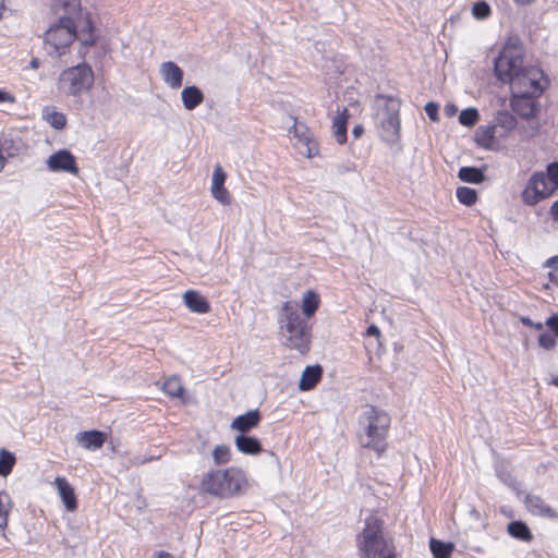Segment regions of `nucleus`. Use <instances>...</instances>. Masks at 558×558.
<instances>
[{
    "label": "nucleus",
    "mask_w": 558,
    "mask_h": 558,
    "mask_svg": "<svg viewBox=\"0 0 558 558\" xmlns=\"http://www.w3.org/2000/svg\"><path fill=\"white\" fill-rule=\"evenodd\" d=\"M494 73L501 83H509L511 93L542 96L548 85L544 72L535 66H523V58L504 52L494 60Z\"/></svg>",
    "instance_id": "obj_1"
},
{
    "label": "nucleus",
    "mask_w": 558,
    "mask_h": 558,
    "mask_svg": "<svg viewBox=\"0 0 558 558\" xmlns=\"http://www.w3.org/2000/svg\"><path fill=\"white\" fill-rule=\"evenodd\" d=\"M77 444L86 450H97L106 441V435L98 430H87L76 434Z\"/></svg>",
    "instance_id": "obj_17"
},
{
    "label": "nucleus",
    "mask_w": 558,
    "mask_h": 558,
    "mask_svg": "<svg viewBox=\"0 0 558 558\" xmlns=\"http://www.w3.org/2000/svg\"><path fill=\"white\" fill-rule=\"evenodd\" d=\"M367 336L379 337L380 330L377 326L371 325L366 330Z\"/></svg>",
    "instance_id": "obj_51"
},
{
    "label": "nucleus",
    "mask_w": 558,
    "mask_h": 558,
    "mask_svg": "<svg viewBox=\"0 0 558 558\" xmlns=\"http://www.w3.org/2000/svg\"><path fill=\"white\" fill-rule=\"evenodd\" d=\"M558 265V255L548 258L545 263V267H556Z\"/></svg>",
    "instance_id": "obj_55"
},
{
    "label": "nucleus",
    "mask_w": 558,
    "mask_h": 558,
    "mask_svg": "<svg viewBox=\"0 0 558 558\" xmlns=\"http://www.w3.org/2000/svg\"><path fill=\"white\" fill-rule=\"evenodd\" d=\"M525 506L527 510L537 517L555 518L556 511L550 508L541 497L529 495L525 498Z\"/></svg>",
    "instance_id": "obj_19"
},
{
    "label": "nucleus",
    "mask_w": 558,
    "mask_h": 558,
    "mask_svg": "<svg viewBox=\"0 0 558 558\" xmlns=\"http://www.w3.org/2000/svg\"><path fill=\"white\" fill-rule=\"evenodd\" d=\"M78 20L83 23V25L80 31L76 29V38L83 46L92 47L96 43L93 22L88 16L84 17L83 20L80 17Z\"/></svg>",
    "instance_id": "obj_24"
},
{
    "label": "nucleus",
    "mask_w": 558,
    "mask_h": 558,
    "mask_svg": "<svg viewBox=\"0 0 558 558\" xmlns=\"http://www.w3.org/2000/svg\"><path fill=\"white\" fill-rule=\"evenodd\" d=\"M538 343L542 348L550 350L556 345V339L549 333H542L538 336Z\"/></svg>",
    "instance_id": "obj_43"
},
{
    "label": "nucleus",
    "mask_w": 558,
    "mask_h": 558,
    "mask_svg": "<svg viewBox=\"0 0 558 558\" xmlns=\"http://www.w3.org/2000/svg\"><path fill=\"white\" fill-rule=\"evenodd\" d=\"M151 558H174L172 554L163 550H159L153 554Z\"/></svg>",
    "instance_id": "obj_52"
},
{
    "label": "nucleus",
    "mask_w": 558,
    "mask_h": 558,
    "mask_svg": "<svg viewBox=\"0 0 558 558\" xmlns=\"http://www.w3.org/2000/svg\"><path fill=\"white\" fill-rule=\"evenodd\" d=\"M47 168L52 172H68L76 175L78 168L74 156L64 149L58 150L47 159Z\"/></svg>",
    "instance_id": "obj_11"
},
{
    "label": "nucleus",
    "mask_w": 558,
    "mask_h": 558,
    "mask_svg": "<svg viewBox=\"0 0 558 558\" xmlns=\"http://www.w3.org/2000/svg\"><path fill=\"white\" fill-rule=\"evenodd\" d=\"M13 508V501L5 492H0V530H4L8 525L9 514Z\"/></svg>",
    "instance_id": "obj_31"
},
{
    "label": "nucleus",
    "mask_w": 558,
    "mask_h": 558,
    "mask_svg": "<svg viewBox=\"0 0 558 558\" xmlns=\"http://www.w3.org/2000/svg\"><path fill=\"white\" fill-rule=\"evenodd\" d=\"M520 320H521V323L523 325L529 326V327H533V328H535L537 330H541L543 328V326H544L542 323H536V324L533 323L529 317H525V316H522L520 318Z\"/></svg>",
    "instance_id": "obj_47"
},
{
    "label": "nucleus",
    "mask_w": 558,
    "mask_h": 558,
    "mask_svg": "<svg viewBox=\"0 0 558 558\" xmlns=\"http://www.w3.org/2000/svg\"><path fill=\"white\" fill-rule=\"evenodd\" d=\"M425 112L427 114V117L432 120V121H438L439 120V116H438V110H439V106L438 104L434 102V101H429L425 105Z\"/></svg>",
    "instance_id": "obj_44"
},
{
    "label": "nucleus",
    "mask_w": 558,
    "mask_h": 558,
    "mask_svg": "<svg viewBox=\"0 0 558 558\" xmlns=\"http://www.w3.org/2000/svg\"><path fill=\"white\" fill-rule=\"evenodd\" d=\"M444 112L447 117L451 118L457 114L458 107L454 104L448 102L444 107Z\"/></svg>",
    "instance_id": "obj_46"
},
{
    "label": "nucleus",
    "mask_w": 558,
    "mask_h": 558,
    "mask_svg": "<svg viewBox=\"0 0 558 558\" xmlns=\"http://www.w3.org/2000/svg\"><path fill=\"white\" fill-rule=\"evenodd\" d=\"M456 195L459 202L465 206H472L477 199L476 191L468 186H459Z\"/></svg>",
    "instance_id": "obj_36"
},
{
    "label": "nucleus",
    "mask_w": 558,
    "mask_h": 558,
    "mask_svg": "<svg viewBox=\"0 0 558 558\" xmlns=\"http://www.w3.org/2000/svg\"><path fill=\"white\" fill-rule=\"evenodd\" d=\"M553 384L558 387V377L553 379Z\"/></svg>",
    "instance_id": "obj_58"
},
{
    "label": "nucleus",
    "mask_w": 558,
    "mask_h": 558,
    "mask_svg": "<svg viewBox=\"0 0 558 558\" xmlns=\"http://www.w3.org/2000/svg\"><path fill=\"white\" fill-rule=\"evenodd\" d=\"M250 483L245 472L236 466L210 470L201 480L199 489L219 498H230L245 494Z\"/></svg>",
    "instance_id": "obj_4"
},
{
    "label": "nucleus",
    "mask_w": 558,
    "mask_h": 558,
    "mask_svg": "<svg viewBox=\"0 0 558 558\" xmlns=\"http://www.w3.org/2000/svg\"><path fill=\"white\" fill-rule=\"evenodd\" d=\"M458 178L468 183L478 184L485 179L483 172L475 167H462L458 172Z\"/></svg>",
    "instance_id": "obj_30"
},
{
    "label": "nucleus",
    "mask_w": 558,
    "mask_h": 558,
    "mask_svg": "<svg viewBox=\"0 0 558 558\" xmlns=\"http://www.w3.org/2000/svg\"><path fill=\"white\" fill-rule=\"evenodd\" d=\"M293 150L299 157L312 159L319 153L318 142H294Z\"/></svg>",
    "instance_id": "obj_28"
},
{
    "label": "nucleus",
    "mask_w": 558,
    "mask_h": 558,
    "mask_svg": "<svg viewBox=\"0 0 558 558\" xmlns=\"http://www.w3.org/2000/svg\"><path fill=\"white\" fill-rule=\"evenodd\" d=\"M57 10H63L62 15H69L75 19L81 17L80 0H53Z\"/></svg>",
    "instance_id": "obj_29"
},
{
    "label": "nucleus",
    "mask_w": 558,
    "mask_h": 558,
    "mask_svg": "<svg viewBox=\"0 0 558 558\" xmlns=\"http://www.w3.org/2000/svg\"><path fill=\"white\" fill-rule=\"evenodd\" d=\"M518 4H521V5H526V4H531L532 2H534L535 0H514Z\"/></svg>",
    "instance_id": "obj_57"
},
{
    "label": "nucleus",
    "mask_w": 558,
    "mask_h": 558,
    "mask_svg": "<svg viewBox=\"0 0 558 558\" xmlns=\"http://www.w3.org/2000/svg\"><path fill=\"white\" fill-rule=\"evenodd\" d=\"M546 174L555 185V187L558 190V161H554L547 165Z\"/></svg>",
    "instance_id": "obj_42"
},
{
    "label": "nucleus",
    "mask_w": 558,
    "mask_h": 558,
    "mask_svg": "<svg viewBox=\"0 0 558 558\" xmlns=\"http://www.w3.org/2000/svg\"><path fill=\"white\" fill-rule=\"evenodd\" d=\"M429 547L434 558H450L453 550L451 543H444L435 538L430 539Z\"/></svg>",
    "instance_id": "obj_32"
},
{
    "label": "nucleus",
    "mask_w": 558,
    "mask_h": 558,
    "mask_svg": "<svg viewBox=\"0 0 558 558\" xmlns=\"http://www.w3.org/2000/svg\"><path fill=\"white\" fill-rule=\"evenodd\" d=\"M230 456V448L226 445H218L213 450V459L217 465L229 462Z\"/></svg>",
    "instance_id": "obj_38"
},
{
    "label": "nucleus",
    "mask_w": 558,
    "mask_h": 558,
    "mask_svg": "<svg viewBox=\"0 0 558 558\" xmlns=\"http://www.w3.org/2000/svg\"><path fill=\"white\" fill-rule=\"evenodd\" d=\"M14 96L5 90L0 89V102H14Z\"/></svg>",
    "instance_id": "obj_48"
},
{
    "label": "nucleus",
    "mask_w": 558,
    "mask_h": 558,
    "mask_svg": "<svg viewBox=\"0 0 558 558\" xmlns=\"http://www.w3.org/2000/svg\"><path fill=\"white\" fill-rule=\"evenodd\" d=\"M557 189L548 178L545 171L534 172L527 180L522 192V201L527 206H534L537 203L549 198Z\"/></svg>",
    "instance_id": "obj_8"
},
{
    "label": "nucleus",
    "mask_w": 558,
    "mask_h": 558,
    "mask_svg": "<svg viewBox=\"0 0 558 558\" xmlns=\"http://www.w3.org/2000/svg\"><path fill=\"white\" fill-rule=\"evenodd\" d=\"M478 143L482 144V146L484 148L489 149V150H495V149L499 148V145H498L499 142L489 141V142H478Z\"/></svg>",
    "instance_id": "obj_50"
},
{
    "label": "nucleus",
    "mask_w": 558,
    "mask_h": 558,
    "mask_svg": "<svg viewBox=\"0 0 558 558\" xmlns=\"http://www.w3.org/2000/svg\"><path fill=\"white\" fill-rule=\"evenodd\" d=\"M504 52L511 57L523 58L520 38L518 36L510 37L498 56H501Z\"/></svg>",
    "instance_id": "obj_37"
},
{
    "label": "nucleus",
    "mask_w": 558,
    "mask_h": 558,
    "mask_svg": "<svg viewBox=\"0 0 558 558\" xmlns=\"http://www.w3.org/2000/svg\"><path fill=\"white\" fill-rule=\"evenodd\" d=\"M58 494L64 505V508L69 512H73L77 509V498L73 486L63 476H57L53 482Z\"/></svg>",
    "instance_id": "obj_14"
},
{
    "label": "nucleus",
    "mask_w": 558,
    "mask_h": 558,
    "mask_svg": "<svg viewBox=\"0 0 558 558\" xmlns=\"http://www.w3.org/2000/svg\"><path fill=\"white\" fill-rule=\"evenodd\" d=\"M286 120L289 134L293 131V136L296 137L298 140H311L308 136L305 135L307 128L304 124L298 123L296 119H294L291 116L286 117Z\"/></svg>",
    "instance_id": "obj_35"
},
{
    "label": "nucleus",
    "mask_w": 558,
    "mask_h": 558,
    "mask_svg": "<svg viewBox=\"0 0 558 558\" xmlns=\"http://www.w3.org/2000/svg\"><path fill=\"white\" fill-rule=\"evenodd\" d=\"M355 542L360 558H397L395 544L385 537L384 521L376 513L365 518Z\"/></svg>",
    "instance_id": "obj_3"
},
{
    "label": "nucleus",
    "mask_w": 558,
    "mask_h": 558,
    "mask_svg": "<svg viewBox=\"0 0 558 558\" xmlns=\"http://www.w3.org/2000/svg\"><path fill=\"white\" fill-rule=\"evenodd\" d=\"M375 124L381 130V140L399 138L400 120L399 106L390 101L385 108L379 109L375 116Z\"/></svg>",
    "instance_id": "obj_9"
},
{
    "label": "nucleus",
    "mask_w": 558,
    "mask_h": 558,
    "mask_svg": "<svg viewBox=\"0 0 558 558\" xmlns=\"http://www.w3.org/2000/svg\"><path fill=\"white\" fill-rule=\"evenodd\" d=\"M539 96L530 94L511 93L510 106L513 112L521 118L531 119L535 117L537 111V98Z\"/></svg>",
    "instance_id": "obj_10"
},
{
    "label": "nucleus",
    "mask_w": 558,
    "mask_h": 558,
    "mask_svg": "<svg viewBox=\"0 0 558 558\" xmlns=\"http://www.w3.org/2000/svg\"><path fill=\"white\" fill-rule=\"evenodd\" d=\"M227 173L223 171L220 165L214 167L210 193L211 196L221 205L227 206L231 203V196L229 191L225 187Z\"/></svg>",
    "instance_id": "obj_12"
},
{
    "label": "nucleus",
    "mask_w": 558,
    "mask_h": 558,
    "mask_svg": "<svg viewBox=\"0 0 558 558\" xmlns=\"http://www.w3.org/2000/svg\"><path fill=\"white\" fill-rule=\"evenodd\" d=\"M458 120L463 126L471 128L480 120V112L475 107H469L459 113Z\"/></svg>",
    "instance_id": "obj_34"
},
{
    "label": "nucleus",
    "mask_w": 558,
    "mask_h": 558,
    "mask_svg": "<svg viewBox=\"0 0 558 558\" xmlns=\"http://www.w3.org/2000/svg\"><path fill=\"white\" fill-rule=\"evenodd\" d=\"M94 84V72L87 63L63 70L59 76V89L70 96H81L88 92Z\"/></svg>",
    "instance_id": "obj_7"
},
{
    "label": "nucleus",
    "mask_w": 558,
    "mask_h": 558,
    "mask_svg": "<svg viewBox=\"0 0 558 558\" xmlns=\"http://www.w3.org/2000/svg\"><path fill=\"white\" fill-rule=\"evenodd\" d=\"M549 213H550L553 220L558 222V201H556L551 204Z\"/></svg>",
    "instance_id": "obj_49"
},
{
    "label": "nucleus",
    "mask_w": 558,
    "mask_h": 558,
    "mask_svg": "<svg viewBox=\"0 0 558 558\" xmlns=\"http://www.w3.org/2000/svg\"><path fill=\"white\" fill-rule=\"evenodd\" d=\"M260 422V413L258 410H251L233 418L230 428L245 435L253 428L257 427Z\"/></svg>",
    "instance_id": "obj_15"
},
{
    "label": "nucleus",
    "mask_w": 558,
    "mask_h": 558,
    "mask_svg": "<svg viewBox=\"0 0 558 558\" xmlns=\"http://www.w3.org/2000/svg\"><path fill=\"white\" fill-rule=\"evenodd\" d=\"M160 76L171 89H178L183 84V70L173 61H166L160 64Z\"/></svg>",
    "instance_id": "obj_13"
},
{
    "label": "nucleus",
    "mask_w": 558,
    "mask_h": 558,
    "mask_svg": "<svg viewBox=\"0 0 558 558\" xmlns=\"http://www.w3.org/2000/svg\"><path fill=\"white\" fill-rule=\"evenodd\" d=\"M320 305V296L312 289L306 290L302 294L301 308L303 318H311L315 315Z\"/></svg>",
    "instance_id": "obj_21"
},
{
    "label": "nucleus",
    "mask_w": 558,
    "mask_h": 558,
    "mask_svg": "<svg viewBox=\"0 0 558 558\" xmlns=\"http://www.w3.org/2000/svg\"><path fill=\"white\" fill-rule=\"evenodd\" d=\"M549 279L553 283L558 286V265L549 272Z\"/></svg>",
    "instance_id": "obj_53"
},
{
    "label": "nucleus",
    "mask_w": 558,
    "mask_h": 558,
    "mask_svg": "<svg viewBox=\"0 0 558 558\" xmlns=\"http://www.w3.org/2000/svg\"><path fill=\"white\" fill-rule=\"evenodd\" d=\"M348 119H349L348 109L343 108V110L340 113H338L332 120V125H331L332 134L338 140H348V136H347Z\"/></svg>",
    "instance_id": "obj_27"
},
{
    "label": "nucleus",
    "mask_w": 558,
    "mask_h": 558,
    "mask_svg": "<svg viewBox=\"0 0 558 558\" xmlns=\"http://www.w3.org/2000/svg\"><path fill=\"white\" fill-rule=\"evenodd\" d=\"M182 105L186 110H194L204 100V94L199 87L195 85L185 86L181 92Z\"/></svg>",
    "instance_id": "obj_20"
},
{
    "label": "nucleus",
    "mask_w": 558,
    "mask_h": 558,
    "mask_svg": "<svg viewBox=\"0 0 558 558\" xmlns=\"http://www.w3.org/2000/svg\"><path fill=\"white\" fill-rule=\"evenodd\" d=\"M545 325L555 332L556 337H558V314L549 316L546 319Z\"/></svg>",
    "instance_id": "obj_45"
},
{
    "label": "nucleus",
    "mask_w": 558,
    "mask_h": 558,
    "mask_svg": "<svg viewBox=\"0 0 558 558\" xmlns=\"http://www.w3.org/2000/svg\"><path fill=\"white\" fill-rule=\"evenodd\" d=\"M497 133L498 130L493 121L490 124L478 126L474 140H496Z\"/></svg>",
    "instance_id": "obj_39"
},
{
    "label": "nucleus",
    "mask_w": 558,
    "mask_h": 558,
    "mask_svg": "<svg viewBox=\"0 0 558 558\" xmlns=\"http://www.w3.org/2000/svg\"><path fill=\"white\" fill-rule=\"evenodd\" d=\"M363 132H364V128L361 124L355 125L352 130V134L356 138L362 136Z\"/></svg>",
    "instance_id": "obj_54"
},
{
    "label": "nucleus",
    "mask_w": 558,
    "mask_h": 558,
    "mask_svg": "<svg viewBox=\"0 0 558 558\" xmlns=\"http://www.w3.org/2000/svg\"><path fill=\"white\" fill-rule=\"evenodd\" d=\"M46 120L52 128L57 130L62 129L66 123L65 116L57 111L47 112Z\"/></svg>",
    "instance_id": "obj_41"
},
{
    "label": "nucleus",
    "mask_w": 558,
    "mask_h": 558,
    "mask_svg": "<svg viewBox=\"0 0 558 558\" xmlns=\"http://www.w3.org/2000/svg\"><path fill=\"white\" fill-rule=\"evenodd\" d=\"M472 14L477 20H485L490 15V7L486 1H477L472 7Z\"/></svg>",
    "instance_id": "obj_40"
},
{
    "label": "nucleus",
    "mask_w": 558,
    "mask_h": 558,
    "mask_svg": "<svg viewBox=\"0 0 558 558\" xmlns=\"http://www.w3.org/2000/svg\"><path fill=\"white\" fill-rule=\"evenodd\" d=\"M163 392L172 398L180 399L182 402H186V398L184 397V388L179 377L171 376L162 385Z\"/></svg>",
    "instance_id": "obj_25"
},
{
    "label": "nucleus",
    "mask_w": 558,
    "mask_h": 558,
    "mask_svg": "<svg viewBox=\"0 0 558 558\" xmlns=\"http://www.w3.org/2000/svg\"><path fill=\"white\" fill-rule=\"evenodd\" d=\"M296 301H284L278 308V327L282 344L302 354L310 350L311 326L299 313Z\"/></svg>",
    "instance_id": "obj_2"
},
{
    "label": "nucleus",
    "mask_w": 558,
    "mask_h": 558,
    "mask_svg": "<svg viewBox=\"0 0 558 558\" xmlns=\"http://www.w3.org/2000/svg\"><path fill=\"white\" fill-rule=\"evenodd\" d=\"M323 375V368L320 365H308L306 366L299 380V389L301 391L312 390L320 380Z\"/></svg>",
    "instance_id": "obj_18"
},
{
    "label": "nucleus",
    "mask_w": 558,
    "mask_h": 558,
    "mask_svg": "<svg viewBox=\"0 0 558 558\" xmlns=\"http://www.w3.org/2000/svg\"><path fill=\"white\" fill-rule=\"evenodd\" d=\"M182 300L184 305L196 314H207L210 311V304L207 299L196 290H186Z\"/></svg>",
    "instance_id": "obj_16"
},
{
    "label": "nucleus",
    "mask_w": 558,
    "mask_h": 558,
    "mask_svg": "<svg viewBox=\"0 0 558 558\" xmlns=\"http://www.w3.org/2000/svg\"><path fill=\"white\" fill-rule=\"evenodd\" d=\"M14 464L15 456L5 449H0V476H8Z\"/></svg>",
    "instance_id": "obj_33"
},
{
    "label": "nucleus",
    "mask_w": 558,
    "mask_h": 558,
    "mask_svg": "<svg viewBox=\"0 0 558 558\" xmlns=\"http://www.w3.org/2000/svg\"><path fill=\"white\" fill-rule=\"evenodd\" d=\"M235 448L244 453V454H251L255 456L262 452V444L259 440L255 437L246 436V435H239L234 439Z\"/></svg>",
    "instance_id": "obj_23"
},
{
    "label": "nucleus",
    "mask_w": 558,
    "mask_h": 558,
    "mask_svg": "<svg viewBox=\"0 0 558 558\" xmlns=\"http://www.w3.org/2000/svg\"><path fill=\"white\" fill-rule=\"evenodd\" d=\"M390 427V416L383 410L366 405L361 417L359 441L363 448H368L380 456L387 448V435Z\"/></svg>",
    "instance_id": "obj_5"
},
{
    "label": "nucleus",
    "mask_w": 558,
    "mask_h": 558,
    "mask_svg": "<svg viewBox=\"0 0 558 558\" xmlns=\"http://www.w3.org/2000/svg\"><path fill=\"white\" fill-rule=\"evenodd\" d=\"M40 65V60L38 58H33L29 62V66L32 69H38Z\"/></svg>",
    "instance_id": "obj_56"
},
{
    "label": "nucleus",
    "mask_w": 558,
    "mask_h": 558,
    "mask_svg": "<svg viewBox=\"0 0 558 558\" xmlns=\"http://www.w3.org/2000/svg\"><path fill=\"white\" fill-rule=\"evenodd\" d=\"M507 532L513 538L522 542L530 543L533 539V534L526 523L522 521H512L507 525Z\"/></svg>",
    "instance_id": "obj_26"
},
{
    "label": "nucleus",
    "mask_w": 558,
    "mask_h": 558,
    "mask_svg": "<svg viewBox=\"0 0 558 558\" xmlns=\"http://www.w3.org/2000/svg\"><path fill=\"white\" fill-rule=\"evenodd\" d=\"M493 121L498 130L499 136H506L508 132L512 131L517 126L515 117L507 110L498 111Z\"/></svg>",
    "instance_id": "obj_22"
},
{
    "label": "nucleus",
    "mask_w": 558,
    "mask_h": 558,
    "mask_svg": "<svg viewBox=\"0 0 558 558\" xmlns=\"http://www.w3.org/2000/svg\"><path fill=\"white\" fill-rule=\"evenodd\" d=\"M75 17L60 15L45 34L44 43L48 54L62 56L65 49L76 39L78 25Z\"/></svg>",
    "instance_id": "obj_6"
}]
</instances>
